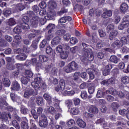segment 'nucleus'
Listing matches in <instances>:
<instances>
[{
    "instance_id": "nucleus-1",
    "label": "nucleus",
    "mask_w": 129,
    "mask_h": 129,
    "mask_svg": "<svg viewBox=\"0 0 129 129\" xmlns=\"http://www.w3.org/2000/svg\"><path fill=\"white\" fill-rule=\"evenodd\" d=\"M93 59H94V57L93 56L92 50L90 48L85 49L83 56L81 57V60L82 62H85L87 60L93 61Z\"/></svg>"
},
{
    "instance_id": "nucleus-2",
    "label": "nucleus",
    "mask_w": 129,
    "mask_h": 129,
    "mask_svg": "<svg viewBox=\"0 0 129 129\" xmlns=\"http://www.w3.org/2000/svg\"><path fill=\"white\" fill-rule=\"evenodd\" d=\"M42 78L37 77L34 79V82L31 83V85L33 88H35V90H39L40 87H41L42 88H44V86H45V84L42 83Z\"/></svg>"
},
{
    "instance_id": "nucleus-3",
    "label": "nucleus",
    "mask_w": 129,
    "mask_h": 129,
    "mask_svg": "<svg viewBox=\"0 0 129 129\" xmlns=\"http://www.w3.org/2000/svg\"><path fill=\"white\" fill-rule=\"evenodd\" d=\"M106 93H110L112 95H118L121 98H123L125 94V91L122 90L120 92H117L115 89L113 88L109 89V90L106 91Z\"/></svg>"
},
{
    "instance_id": "nucleus-4",
    "label": "nucleus",
    "mask_w": 129,
    "mask_h": 129,
    "mask_svg": "<svg viewBox=\"0 0 129 129\" xmlns=\"http://www.w3.org/2000/svg\"><path fill=\"white\" fill-rule=\"evenodd\" d=\"M129 16H125L123 17L122 21L121 23L119 25L118 29L119 30H124L126 28H127L129 26Z\"/></svg>"
},
{
    "instance_id": "nucleus-5",
    "label": "nucleus",
    "mask_w": 129,
    "mask_h": 129,
    "mask_svg": "<svg viewBox=\"0 0 129 129\" xmlns=\"http://www.w3.org/2000/svg\"><path fill=\"white\" fill-rule=\"evenodd\" d=\"M65 80L61 79L59 81V86H57L55 87V89L57 92H59V94H61L65 91Z\"/></svg>"
},
{
    "instance_id": "nucleus-6",
    "label": "nucleus",
    "mask_w": 129,
    "mask_h": 129,
    "mask_svg": "<svg viewBox=\"0 0 129 129\" xmlns=\"http://www.w3.org/2000/svg\"><path fill=\"white\" fill-rule=\"evenodd\" d=\"M39 124L41 127H46L48 125V120H47V117L44 115H42L40 118Z\"/></svg>"
},
{
    "instance_id": "nucleus-7",
    "label": "nucleus",
    "mask_w": 129,
    "mask_h": 129,
    "mask_svg": "<svg viewBox=\"0 0 129 129\" xmlns=\"http://www.w3.org/2000/svg\"><path fill=\"white\" fill-rule=\"evenodd\" d=\"M37 48H38L37 44L32 43V45L30 46V50L28 48V46H24L23 50L24 53L25 54H28V53H30V51H35Z\"/></svg>"
},
{
    "instance_id": "nucleus-8",
    "label": "nucleus",
    "mask_w": 129,
    "mask_h": 129,
    "mask_svg": "<svg viewBox=\"0 0 129 129\" xmlns=\"http://www.w3.org/2000/svg\"><path fill=\"white\" fill-rule=\"evenodd\" d=\"M45 70L46 72L52 74V75H55V74L57 73V69L55 68H52L51 66H47L45 67Z\"/></svg>"
},
{
    "instance_id": "nucleus-9",
    "label": "nucleus",
    "mask_w": 129,
    "mask_h": 129,
    "mask_svg": "<svg viewBox=\"0 0 129 129\" xmlns=\"http://www.w3.org/2000/svg\"><path fill=\"white\" fill-rule=\"evenodd\" d=\"M30 63L32 65L36 66V70H37V71H39V70H40L41 66H42L41 63H39L37 62V58H32L30 61Z\"/></svg>"
},
{
    "instance_id": "nucleus-10",
    "label": "nucleus",
    "mask_w": 129,
    "mask_h": 129,
    "mask_svg": "<svg viewBox=\"0 0 129 129\" xmlns=\"http://www.w3.org/2000/svg\"><path fill=\"white\" fill-rule=\"evenodd\" d=\"M19 89H21V86L18 82L14 81L11 86V90H14V91H18Z\"/></svg>"
},
{
    "instance_id": "nucleus-11",
    "label": "nucleus",
    "mask_w": 129,
    "mask_h": 129,
    "mask_svg": "<svg viewBox=\"0 0 129 129\" xmlns=\"http://www.w3.org/2000/svg\"><path fill=\"white\" fill-rule=\"evenodd\" d=\"M8 116H9L10 118H12V115L10 114H7L6 112L0 113V118L2 119V121H7L8 119Z\"/></svg>"
},
{
    "instance_id": "nucleus-12",
    "label": "nucleus",
    "mask_w": 129,
    "mask_h": 129,
    "mask_svg": "<svg viewBox=\"0 0 129 129\" xmlns=\"http://www.w3.org/2000/svg\"><path fill=\"white\" fill-rule=\"evenodd\" d=\"M77 124L82 128H85V127H86V122L80 118L77 119Z\"/></svg>"
},
{
    "instance_id": "nucleus-13",
    "label": "nucleus",
    "mask_w": 129,
    "mask_h": 129,
    "mask_svg": "<svg viewBox=\"0 0 129 129\" xmlns=\"http://www.w3.org/2000/svg\"><path fill=\"white\" fill-rule=\"evenodd\" d=\"M34 90L30 88H27L25 92L24 96L25 98H29L30 96L33 95Z\"/></svg>"
},
{
    "instance_id": "nucleus-14",
    "label": "nucleus",
    "mask_w": 129,
    "mask_h": 129,
    "mask_svg": "<svg viewBox=\"0 0 129 129\" xmlns=\"http://www.w3.org/2000/svg\"><path fill=\"white\" fill-rule=\"evenodd\" d=\"M40 21V18L38 16H35L33 17L31 20V24L33 27H37V25H38L39 21Z\"/></svg>"
},
{
    "instance_id": "nucleus-15",
    "label": "nucleus",
    "mask_w": 129,
    "mask_h": 129,
    "mask_svg": "<svg viewBox=\"0 0 129 129\" xmlns=\"http://www.w3.org/2000/svg\"><path fill=\"white\" fill-rule=\"evenodd\" d=\"M122 45H124L122 43V41H119L118 40H116L112 44V46L113 48H120L121 47H122Z\"/></svg>"
},
{
    "instance_id": "nucleus-16",
    "label": "nucleus",
    "mask_w": 129,
    "mask_h": 129,
    "mask_svg": "<svg viewBox=\"0 0 129 129\" xmlns=\"http://www.w3.org/2000/svg\"><path fill=\"white\" fill-rule=\"evenodd\" d=\"M112 16V12L110 10H105L102 15V17L104 19L109 18Z\"/></svg>"
},
{
    "instance_id": "nucleus-17",
    "label": "nucleus",
    "mask_w": 129,
    "mask_h": 129,
    "mask_svg": "<svg viewBox=\"0 0 129 129\" xmlns=\"http://www.w3.org/2000/svg\"><path fill=\"white\" fill-rule=\"evenodd\" d=\"M127 10H128V6L125 3H123L120 7V11L123 14H125Z\"/></svg>"
},
{
    "instance_id": "nucleus-18",
    "label": "nucleus",
    "mask_w": 129,
    "mask_h": 129,
    "mask_svg": "<svg viewBox=\"0 0 129 129\" xmlns=\"http://www.w3.org/2000/svg\"><path fill=\"white\" fill-rule=\"evenodd\" d=\"M67 21H68L69 22L72 21V18H71L70 16L63 17L60 18L59 23H60V24H64V23H66Z\"/></svg>"
},
{
    "instance_id": "nucleus-19",
    "label": "nucleus",
    "mask_w": 129,
    "mask_h": 129,
    "mask_svg": "<svg viewBox=\"0 0 129 129\" xmlns=\"http://www.w3.org/2000/svg\"><path fill=\"white\" fill-rule=\"evenodd\" d=\"M62 95H64L65 96H73L75 94V91L72 90L68 91L67 90H64L62 93H61Z\"/></svg>"
},
{
    "instance_id": "nucleus-20",
    "label": "nucleus",
    "mask_w": 129,
    "mask_h": 129,
    "mask_svg": "<svg viewBox=\"0 0 129 129\" xmlns=\"http://www.w3.org/2000/svg\"><path fill=\"white\" fill-rule=\"evenodd\" d=\"M79 112H80V111L78 107H75L71 108V113L73 115H77L79 114Z\"/></svg>"
},
{
    "instance_id": "nucleus-21",
    "label": "nucleus",
    "mask_w": 129,
    "mask_h": 129,
    "mask_svg": "<svg viewBox=\"0 0 129 129\" xmlns=\"http://www.w3.org/2000/svg\"><path fill=\"white\" fill-rule=\"evenodd\" d=\"M69 65L73 71H75L78 68V64L75 61H72Z\"/></svg>"
},
{
    "instance_id": "nucleus-22",
    "label": "nucleus",
    "mask_w": 129,
    "mask_h": 129,
    "mask_svg": "<svg viewBox=\"0 0 129 129\" xmlns=\"http://www.w3.org/2000/svg\"><path fill=\"white\" fill-rule=\"evenodd\" d=\"M61 41V38L59 37H56L53 39V40L51 41V44L53 46H56L60 43V41Z\"/></svg>"
},
{
    "instance_id": "nucleus-23",
    "label": "nucleus",
    "mask_w": 129,
    "mask_h": 129,
    "mask_svg": "<svg viewBox=\"0 0 129 129\" xmlns=\"http://www.w3.org/2000/svg\"><path fill=\"white\" fill-rule=\"evenodd\" d=\"M89 112L91 113H97L98 109L95 106L92 105L89 108Z\"/></svg>"
},
{
    "instance_id": "nucleus-24",
    "label": "nucleus",
    "mask_w": 129,
    "mask_h": 129,
    "mask_svg": "<svg viewBox=\"0 0 129 129\" xmlns=\"http://www.w3.org/2000/svg\"><path fill=\"white\" fill-rule=\"evenodd\" d=\"M48 7L49 10H54L57 7V4L54 1H50L48 4Z\"/></svg>"
},
{
    "instance_id": "nucleus-25",
    "label": "nucleus",
    "mask_w": 129,
    "mask_h": 129,
    "mask_svg": "<svg viewBox=\"0 0 129 129\" xmlns=\"http://www.w3.org/2000/svg\"><path fill=\"white\" fill-rule=\"evenodd\" d=\"M110 61L114 64H117L119 59L117 58V56L115 55H111L110 57Z\"/></svg>"
},
{
    "instance_id": "nucleus-26",
    "label": "nucleus",
    "mask_w": 129,
    "mask_h": 129,
    "mask_svg": "<svg viewBox=\"0 0 129 129\" xmlns=\"http://www.w3.org/2000/svg\"><path fill=\"white\" fill-rule=\"evenodd\" d=\"M87 72L89 73L90 79H94V74H97L96 71H93L92 69H88Z\"/></svg>"
},
{
    "instance_id": "nucleus-27",
    "label": "nucleus",
    "mask_w": 129,
    "mask_h": 129,
    "mask_svg": "<svg viewBox=\"0 0 129 129\" xmlns=\"http://www.w3.org/2000/svg\"><path fill=\"white\" fill-rule=\"evenodd\" d=\"M97 124H100L101 125H103L104 127L107 126V123L103 119V118H100L97 120Z\"/></svg>"
},
{
    "instance_id": "nucleus-28",
    "label": "nucleus",
    "mask_w": 129,
    "mask_h": 129,
    "mask_svg": "<svg viewBox=\"0 0 129 129\" xmlns=\"http://www.w3.org/2000/svg\"><path fill=\"white\" fill-rule=\"evenodd\" d=\"M69 55V51L68 50H63L60 53V57L62 59H67Z\"/></svg>"
},
{
    "instance_id": "nucleus-29",
    "label": "nucleus",
    "mask_w": 129,
    "mask_h": 129,
    "mask_svg": "<svg viewBox=\"0 0 129 129\" xmlns=\"http://www.w3.org/2000/svg\"><path fill=\"white\" fill-rule=\"evenodd\" d=\"M43 98L49 103L52 102V97L48 93H45L43 95Z\"/></svg>"
},
{
    "instance_id": "nucleus-30",
    "label": "nucleus",
    "mask_w": 129,
    "mask_h": 129,
    "mask_svg": "<svg viewBox=\"0 0 129 129\" xmlns=\"http://www.w3.org/2000/svg\"><path fill=\"white\" fill-rule=\"evenodd\" d=\"M25 9V6L23 5L22 3H19L17 5L16 7V12H20V11H23Z\"/></svg>"
},
{
    "instance_id": "nucleus-31",
    "label": "nucleus",
    "mask_w": 129,
    "mask_h": 129,
    "mask_svg": "<svg viewBox=\"0 0 129 129\" xmlns=\"http://www.w3.org/2000/svg\"><path fill=\"white\" fill-rule=\"evenodd\" d=\"M116 36H117V31L113 30L112 31L109 35V39L113 40L115 38Z\"/></svg>"
},
{
    "instance_id": "nucleus-32",
    "label": "nucleus",
    "mask_w": 129,
    "mask_h": 129,
    "mask_svg": "<svg viewBox=\"0 0 129 129\" xmlns=\"http://www.w3.org/2000/svg\"><path fill=\"white\" fill-rule=\"evenodd\" d=\"M75 123H76L75 120H74V119H70L68 120L66 123L68 126H70V127L75 125Z\"/></svg>"
},
{
    "instance_id": "nucleus-33",
    "label": "nucleus",
    "mask_w": 129,
    "mask_h": 129,
    "mask_svg": "<svg viewBox=\"0 0 129 129\" xmlns=\"http://www.w3.org/2000/svg\"><path fill=\"white\" fill-rule=\"evenodd\" d=\"M21 83L22 84H24V85H27L28 83H29V81H30V79H29L27 77H23L21 78Z\"/></svg>"
},
{
    "instance_id": "nucleus-34",
    "label": "nucleus",
    "mask_w": 129,
    "mask_h": 129,
    "mask_svg": "<svg viewBox=\"0 0 129 129\" xmlns=\"http://www.w3.org/2000/svg\"><path fill=\"white\" fill-rule=\"evenodd\" d=\"M39 59L41 62H47L49 60V58L46 55H40L39 56Z\"/></svg>"
},
{
    "instance_id": "nucleus-35",
    "label": "nucleus",
    "mask_w": 129,
    "mask_h": 129,
    "mask_svg": "<svg viewBox=\"0 0 129 129\" xmlns=\"http://www.w3.org/2000/svg\"><path fill=\"white\" fill-rule=\"evenodd\" d=\"M22 37H21L20 36H19V34H17L15 36V39L14 41L17 45H19L20 43H21V41H22Z\"/></svg>"
},
{
    "instance_id": "nucleus-36",
    "label": "nucleus",
    "mask_w": 129,
    "mask_h": 129,
    "mask_svg": "<svg viewBox=\"0 0 129 129\" xmlns=\"http://www.w3.org/2000/svg\"><path fill=\"white\" fill-rule=\"evenodd\" d=\"M74 104L75 106H79L80 105V102L81 100L78 98H75L73 99Z\"/></svg>"
},
{
    "instance_id": "nucleus-37",
    "label": "nucleus",
    "mask_w": 129,
    "mask_h": 129,
    "mask_svg": "<svg viewBox=\"0 0 129 129\" xmlns=\"http://www.w3.org/2000/svg\"><path fill=\"white\" fill-rule=\"evenodd\" d=\"M121 81L123 84H127L129 83V77L125 76L121 78Z\"/></svg>"
},
{
    "instance_id": "nucleus-38",
    "label": "nucleus",
    "mask_w": 129,
    "mask_h": 129,
    "mask_svg": "<svg viewBox=\"0 0 129 129\" xmlns=\"http://www.w3.org/2000/svg\"><path fill=\"white\" fill-rule=\"evenodd\" d=\"M3 84L7 87H9L11 85V82H10V80L8 78H4L3 80Z\"/></svg>"
},
{
    "instance_id": "nucleus-39",
    "label": "nucleus",
    "mask_w": 129,
    "mask_h": 129,
    "mask_svg": "<svg viewBox=\"0 0 129 129\" xmlns=\"http://www.w3.org/2000/svg\"><path fill=\"white\" fill-rule=\"evenodd\" d=\"M6 98H4V99L3 98L0 99V108L3 107L4 105H8V103L6 101Z\"/></svg>"
},
{
    "instance_id": "nucleus-40",
    "label": "nucleus",
    "mask_w": 129,
    "mask_h": 129,
    "mask_svg": "<svg viewBox=\"0 0 129 129\" xmlns=\"http://www.w3.org/2000/svg\"><path fill=\"white\" fill-rule=\"evenodd\" d=\"M22 28L23 29V30L28 31L29 29H30V26H29L28 22H23L22 25Z\"/></svg>"
},
{
    "instance_id": "nucleus-41",
    "label": "nucleus",
    "mask_w": 129,
    "mask_h": 129,
    "mask_svg": "<svg viewBox=\"0 0 129 129\" xmlns=\"http://www.w3.org/2000/svg\"><path fill=\"white\" fill-rule=\"evenodd\" d=\"M21 112L23 114H27V113L29 112V110H28V108H26V107L21 106Z\"/></svg>"
},
{
    "instance_id": "nucleus-42",
    "label": "nucleus",
    "mask_w": 129,
    "mask_h": 129,
    "mask_svg": "<svg viewBox=\"0 0 129 129\" xmlns=\"http://www.w3.org/2000/svg\"><path fill=\"white\" fill-rule=\"evenodd\" d=\"M47 29L49 30L48 33H51L54 29H55V25L53 24H49L48 26H47Z\"/></svg>"
},
{
    "instance_id": "nucleus-43",
    "label": "nucleus",
    "mask_w": 129,
    "mask_h": 129,
    "mask_svg": "<svg viewBox=\"0 0 129 129\" xmlns=\"http://www.w3.org/2000/svg\"><path fill=\"white\" fill-rule=\"evenodd\" d=\"M25 75L26 77H27V78H31V77L33 76V73L30 70H26Z\"/></svg>"
},
{
    "instance_id": "nucleus-44",
    "label": "nucleus",
    "mask_w": 129,
    "mask_h": 129,
    "mask_svg": "<svg viewBox=\"0 0 129 129\" xmlns=\"http://www.w3.org/2000/svg\"><path fill=\"white\" fill-rule=\"evenodd\" d=\"M31 113L34 119H38V114H37V111H36V110H35V109H32L31 110Z\"/></svg>"
},
{
    "instance_id": "nucleus-45",
    "label": "nucleus",
    "mask_w": 129,
    "mask_h": 129,
    "mask_svg": "<svg viewBox=\"0 0 129 129\" xmlns=\"http://www.w3.org/2000/svg\"><path fill=\"white\" fill-rule=\"evenodd\" d=\"M111 107L112 109L114 110V111H116L117 110V108L119 107V105L117 103H112Z\"/></svg>"
},
{
    "instance_id": "nucleus-46",
    "label": "nucleus",
    "mask_w": 129,
    "mask_h": 129,
    "mask_svg": "<svg viewBox=\"0 0 129 129\" xmlns=\"http://www.w3.org/2000/svg\"><path fill=\"white\" fill-rule=\"evenodd\" d=\"M8 24L9 26H15L17 24V22L14 18H11L8 21Z\"/></svg>"
},
{
    "instance_id": "nucleus-47",
    "label": "nucleus",
    "mask_w": 129,
    "mask_h": 129,
    "mask_svg": "<svg viewBox=\"0 0 129 129\" xmlns=\"http://www.w3.org/2000/svg\"><path fill=\"white\" fill-rule=\"evenodd\" d=\"M121 41L122 42L123 44H127V42H129V35L126 37H123L121 38Z\"/></svg>"
},
{
    "instance_id": "nucleus-48",
    "label": "nucleus",
    "mask_w": 129,
    "mask_h": 129,
    "mask_svg": "<svg viewBox=\"0 0 129 129\" xmlns=\"http://www.w3.org/2000/svg\"><path fill=\"white\" fill-rule=\"evenodd\" d=\"M95 91V87L94 85H92L88 88V92L90 94H92Z\"/></svg>"
},
{
    "instance_id": "nucleus-49",
    "label": "nucleus",
    "mask_w": 129,
    "mask_h": 129,
    "mask_svg": "<svg viewBox=\"0 0 129 129\" xmlns=\"http://www.w3.org/2000/svg\"><path fill=\"white\" fill-rule=\"evenodd\" d=\"M44 100L43 99V98L41 97H37L36 99V102L38 105H40V104H42L43 103V101Z\"/></svg>"
},
{
    "instance_id": "nucleus-50",
    "label": "nucleus",
    "mask_w": 129,
    "mask_h": 129,
    "mask_svg": "<svg viewBox=\"0 0 129 129\" xmlns=\"http://www.w3.org/2000/svg\"><path fill=\"white\" fill-rule=\"evenodd\" d=\"M105 51H101L98 53L97 57L99 59H103L104 58Z\"/></svg>"
},
{
    "instance_id": "nucleus-51",
    "label": "nucleus",
    "mask_w": 129,
    "mask_h": 129,
    "mask_svg": "<svg viewBox=\"0 0 129 129\" xmlns=\"http://www.w3.org/2000/svg\"><path fill=\"white\" fill-rule=\"evenodd\" d=\"M104 94H105V93H104L103 91L101 90H98L97 93V97L101 98L103 97L104 96Z\"/></svg>"
},
{
    "instance_id": "nucleus-52",
    "label": "nucleus",
    "mask_w": 129,
    "mask_h": 129,
    "mask_svg": "<svg viewBox=\"0 0 129 129\" xmlns=\"http://www.w3.org/2000/svg\"><path fill=\"white\" fill-rule=\"evenodd\" d=\"M64 71L67 73H70L73 72V71L72 70L71 67L69 66V64L68 66L64 68Z\"/></svg>"
},
{
    "instance_id": "nucleus-53",
    "label": "nucleus",
    "mask_w": 129,
    "mask_h": 129,
    "mask_svg": "<svg viewBox=\"0 0 129 129\" xmlns=\"http://www.w3.org/2000/svg\"><path fill=\"white\" fill-rule=\"evenodd\" d=\"M13 125L15 127L16 129H21V127H20V125H19V123L17 122V120H14L12 122Z\"/></svg>"
},
{
    "instance_id": "nucleus-54",
    "label": "nucleus",
    "mask_w": 129,
    "mask_h": 129,
    "mask_svg": "<svg viewBox=\"0 0 129 129\" xmlns=\"http://www.w3.org/2000/svg\"><path fill=\"white\" fill-rule=\"evenodd\" d=\"M53 52V49L52 47L50 46H47L46 49V53H47L48 55H51L52 52Z\"/></svg>"
},
{
    "instance_id": "nucleus-55",
    "label": "nucleus",
    "mask_w": 129,
    "mask_h": 129,
    "mask_svg": "<svg viewBox=\"0 0 129 129\" xmlns=\"http://www.w3.org/2000/svg\"><path fill=\"white\" fill-rule=\"evenodd\" d=\"M62 51H63V47L61 45H58L55 48V52H56V53H58V54L61 53L62 52Z\"/></svg>"
},
{
    "instance_id": "nucleus-56",
    "label": "nucleus",
    "mask_w": 129,
    "mask_h": 129,
    "mask_svg": "<svg viewBox=\"0 0 129 129\" xmlns=\"http://www.w3.org/2000/svg\"><path fill=\"white\" fill-rule=\"evenodd\" d=\"M66 104L67 105L68 107H71L73 105V102H72V100L68 99L66 101Z\"/></svg>"
},
{
    "instance_id": "nucleus-57",
    "label": "nucleus",
    "mask_w": 129,
    "mask_h": 129,
    "mask_svg": "<svg viewBox=\"0 0 129 129\" xmlns=\"http://www.w3.org/2000/svg\"><path fill=\"white\" fill-rule=\"evenodd\" d=\"M21 127L24 129L29 128V125L26 122L22 121L21 123Z\"/></svg>"
},
{
    "instance_id": "nucleus-58",
    "label": "nucleus",
    "mask_w": 129,
    "mask_h": 129,
    "mask_svg": "<svg viewBox=\"0 0 129 129\" xmlns=\"http://www.w3.org/2000/svg\"><path fill=\"white\" fill-rule=\"evenodd\" d=\"M78 42V40L76 37H72L70 39V43L71 44H72L73 45H75L76 43Z\"/></svg>"
},
{
    "instance_id": "nucleus-59",
    "label": "nucleus",
    "mask_w": 129,
    "mask_h": 129,
    "mask_svg": "<svg viewBox=\"0 0 129 129\" xmlns=\"http://www.w3.org/2000/svg\"><path fill=\"white\" fill-rule=\"evenodd\" d=\"M19 60L21 61H24V60H26L27 58V55L26 53H21L20 55H19Z\"/></svg>"
},
{
    "instance_id": "nucleus-60",
    "label": "nucleus",
    "mask_w": 129,
    "mask_h": 129,
    "mask_svg": "<svg viewBox=\"0 0 129 129\" xmlns=\"http://www.w3.org/2000/svg\"><path fill=\"white\" fill-rule=\"evenodd\" d=\"M48 111L51 114H55V113H56V110H55V108L52 106L49 107Z\"/></svg>"
},
{
    "instance_id": "nucleus-61",
    "label": "nucleus",
    "mask_w": 129,
    "mask_h": 129,
    "mask_svg": "<svg viewBox=\"0 0 129 129\" xmlns=\"http://www.w3.org/2000/svg\"><path fill=\"white\" fill-rule=\"evenodd\" d=\"M12 14V11L10 9H8L4 12V15L5 17H9Z\"/></svg>"
},
{
    "instance_id": "nucleus-62",
    "label": "nucleus",
    "mask_w": 129,
    "mask_h": 129,
    "mask_svg": "<svg viewBox=\"0 0 129 129\" xmlns=\"http://www.w3.org/2000/svg\"><path fill=\"white\" fill-rule=\"evenodd\" d=\"M114 22L115 24H118L120 22V17L118 15H114Z\"/></svg>"
},
{
    "instance_id": "nucleus-63",
    "label": "nucleus",
    "mask_w": 129,
    "mask_h": 129,
    "mask_svg": "<svg viewBox=\"0 0 129 129\" xmlns=\"http://www.w3.org/2000/svg\"><path fill=\"white\" fill-rule=\"evenodd\" d=\"M54 107H55V109L58 111V112H62V108L60 107L59 104L55 103L54 104Z\"/></svg>"
},
{
    "instance_id": "nucleus-64",
    "label": "nucleus",
    "mask_w": 129,
    "mask_h": 129,
    "mask_svg": "<svg viewBox=\"0 0 129 129\" xmlns=\"http://www.w3.org/2000/svg\"><path fill=\"white\" fill-rule=\"evenodd\" d=\"M81 97L83 99H86L87 98V92L86 91L82 92Z\"/></svg>"
}]
</instances>
